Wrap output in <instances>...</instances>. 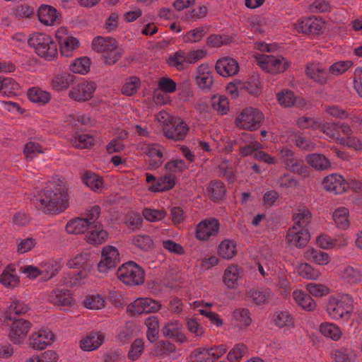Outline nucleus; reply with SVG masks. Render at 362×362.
Masks as SVG:
<instances>
[{"mask_svg": "<svg viewBox=\"0 0 362 362\" xmlns=\"http://www.w3.org/2000/svg\"><path fill=\"white\" fill-rule=\"evenodd\" d=\"M33 202L37 208L46 213L58 214L68 207V190L61 180H58L57 182H50L43 190L34 197Z\"/></svg>", "mask_w": 362, "mask_h": 362, "instance_id": "1", "label": "nucleus"}, {"mask_svg": "<svg viewBox=\"0 0 362 362\" xmlns=\"http://www.w3.org/2000/svg\"><path fill=\"white\" fill-rule=\"evenodd\" d=\"M354 299L346 293L330 296L327 302L326 312L333 320L349 322L354 313Z\"/></svg>", "mask_w": 362, "mask_h": 362, "instance_id": "2", "label": "nucleus"}, {"mask_svg": "<svg viewBox=\"0 0 362 362\" xmlns=\"http://www.w3.org/2000/svg\"><path fill=\"white\" fill-rule=\"evenodd\" d=\"M54 37L62 56L71 57L81 47V40L76 33L66 26H60L55 32Z\"/></svg>", "mask_w": 362, "mask_h": 362, "instance_id": "3", "label": "nucleus"}, {"mask_svg": "<svg viewBox=\"0 0 362 362\" xmlns=\"http://www.w3.org/2000/svg\"><path fill=\"white\" fill-rule=\"evenodd\" d=\"M28 45L35 53L46 60H52L57 54V47L52 37L45 33H35L28 38Z\"/></svg>", "mask_w": 362, "mask_h": 362, "instance_id": "4", "label": "nucleus"}, {"mask_svg": "<svg viewBox=\"0 0 362 362\" xmlns=\"http://www.w3.org/2000/svg\"><path fill=\"white\" fill-rule=\"evenodd\" d=\"M93 49L102 54L107 64H113L121 57V49L112 37H96L92 42Z\"/></svg>", "mask_w": 362, "mask_h": 362, "instance_id": "5", "label": "nucleus"}, {"mask_svg": "<svg viewBox=\"0 0 362 362\" xmlns=\"http://www.w3.org/2000/svg\"><path fill=\"white\" fill-rule=\"evenodd\" d=\"M253 57L258 66L270 74L283 73L290 66V62L281 55L255 54Z\"/></svg>", "mask_w": 362, "mask_h": 362, "instance_id": "6", "label": "nucleus"}, {"mask_svg": "<svg viewBox=\"0 0 362 362\" xmlns=\"http://www.w3.org/2000/svg\"><path fill=\"white\" fill-rule=\"evenodd\" d=\"M88 259V256L86 254H78L69 259L67 266L69 268H81V270L66 277L64 280L65 284L74 286L83 282L88 276L89 270Z\"/></svg>", "mask_w": 362, "mask_h": 362, "instance_id": "7", "label": "nucleus"}, {"mask_svg": "<svg viewBox=\"0 0 362 362\" xmlns=\"http://www.w3.org/2000/svg\"><path fill=\"white\" fill-rule=\"evenodd\" d=\"M117 276L121 281L127 285H139L144 282V271L135 262H127L119 267Z\"/></svg>", "mask_w": 362, "mask_h": 362, "instance_id": "8", "label": "nucleus"}, {"mask_svg": "<svg viewBox=\"0 0 362 362\" xmlns=\"http://www.w3.org/2000/svg\"><path fill=\"white\" fill-rule=\"evenodd\" d=\"M9 327L8 337L15 344H22L28 337L31 328V323L22 318L12 319L7 317Z\"/></svg>", "mask_w": 362, "mask_h": 362, "instance_id": "9", "label": "nucleus"}, {"mask_svg": "<svg viewBox=\"0 0 362 362\" xmlns=\"http://www.w3.org/2000/svg\"><path fill=\"white\" fill-rule=\"evenodd\" d=\"M297 124L303 129H320L327 138L336 141L337 143L339 141V138L341 137L337 133V124L335 123H322L321 121L311 117H302L298 119Z\"/></svg>", "mask_w": 362, "mask_h": 362, "instance_id": "10", "label": "nucleus"}, {"mask_svg": "<svg viewBox=\"0 0 362 362\" xmlns=\"http://www.w3.org/2000/svg\"><path fill=\"white\" fill-rule=\"evenodd\" d=\"M263 119V114L258 110L247 107L237 115L235 124L241 129L253 131L259 127Z\"/></svg>", "mask_w": 362, "mask_h": 362, "instance_id": "11", "label": "nucleus"}, {"mask_svg": "<svg viewBox=\"0 0 362 362\" xmlns=\"http://www.w3.org/2000/svg\"><path fill=\"white\" fill-rule=\"evenodd\" d=\"M55 340L54 334L47 327H35L29 337L30 346L34 350L41 351L51 346Z\"/></svg>", "mask_w": 362, "mask_h": 362, "instance_id": "12", "label": "nucleus"}, {"mask_svg": "<svg viewBox=\"0 0 362 362\" xmlns=\"http://www.w3.org/2000/svg\"><path fill=\"white\" fill-rule=\"evenodd\" d=\"M226 351L227 348L224 344L197 348L192 353L190 359L192 362H213L223 356Z\"/></svg>", "mask_w": 362, "mask_h": 362, "instance_id": "13", "label": "nucleus"}, {"mask_svg": "<svg viewBox=\"0 0 362 362\" xmlns=\"http://www.w3.org/2000/svg\"><path fill=\"white\" fill-rule=\"evenodd\" d=\"M118 250L112 245H106L102 249L101 259L98 264V272L107 274L115 269L119 262Z\"/></svg>", "mask_w": 362, "mask_h": 362, "instance_id": "14", "label": "nucleus"}, {"mask_svg": "<svg viewBox=\"0 0 362 362\" xmlns=\"http://www.w3.org/2000/svg\"><path fill=\"white\" fill-rule=\"evenodd\" d=\"M269 320L272 325L286 334H289L295 327L294 317L287 310L274 311L270 315Z\"/></svg>", "mask_w": 362, "mask_h": 362, "instance_id": "15", "label": "nucleus"}, {"mask_svg": "<svg viewBox=\"0 0 362 362\" xmlns=\"http://www.w3.org/2000/svg\"><path fill=\"white\" fill-rule=\"evenodd\" d=\"M160 308V303L156 300L150 298H139L127 305V310L131 315H136L142 313H156Z\"/></svg>", "mask_w": 362, "mask_h": 362, "instance_id": "16", "label": "nucleus"}, {"mask_svg": "<svg viewBox=\"0 0 362 362\" xmlns=\"http://www.w3.org/2000/svg\"><path fill=\"white\" fill-rule=\"evenodd\" d=\"M96 90V83L90 81H83L70 90L69 95L76 101L85 102L90 100Z\"/></svg>", "mask_w": 362, "mask_h": 362, "instance_id": "17", "label": "nucleus"}, {"mask_svg": "<svg viewBox=\"0 0 362 362\" xmlns=\"http://www.w3.org/2000/svg\"><path fill=\"white\" fill-rule=\"evenodd\" d=\"M138 149L146 154L149 158V168L156 169L160 167L164 159L165 148L157 144H140Z\"/></svg>", "mask_w": 362, "mask_h": 362, "instance_id": "18", "label": "nucleus"}, {"mask_svg": "<svg viewBox=\"0 0 362 362\" xmlns=\"http://www.w3.org/2000/svg\"><path fill=\"white\" fill-rule=\"evenodd\" d=\"M219 231V223L216 218L201 221L196 228V238L202 241H206L215 237Z\"/></svg>", "mask_w": 362, "mask_h": 362, "instance_id": "19", "label": "nucleus"}, {"mask_svg": "<svg viewBox=\"0 0 362 362\" xmlns=\"http://www.w3.org/2000/svg\"><path fill=\"white\" fill-rule=\"evenodd\" d=\"M243 276L242 269L235 264H231L225 269L222 281L227 288L236 289L241 284Z\"/></svg>", "mask_w": 362, "mask_h": 362, "instance_id": "20", "label": "nucleus"}, {"mask_svg": "<svg viewBox=\"0 0 362 362\" xmlns=\"http://www.w3.org/2000/svg\"><path fill=\"white\" fill-rule=\"evenodd\" d=\"M105 341V334L101 332H90L83 337L78 345L83 351H93L97 350Z\"/></svg>", "mask_w": 362, "mask_h": 362, "instance_id": "21", "label": "nucleus"}, {"mask_svg": "<svg viewBox=\"0 0 362 362\" xmlns=\"http://www.w3.org/2000/svg\"><path fill=\"white\" fill-rule=\"evenodd\" d=\"M195 80L202 90H209L214 83V77L210 66L207 63L201 64L196 71Z\"/></svg>", "mask_w": 362, "mask_h": 362, "instance_id": "22", "label": "nucleus"}, {"mask_svg": "<svg viewBox=\"0 0 362 362\" xmlns=\"http://www.w3.org/2000/svg\"><path fill=\"white\" fill-rule=\"evenodd\" d=\"M310 239V234L308 229L298 228L293 226L289 228L286 235L288 243L296 247H303L307 245Z\"/></svg>", "mask_w": 362, "mask_h": 362, "instance_id": "23", "label": "nucleus"}, {"mask_svg": "<svg viewBox=\"0 0 362 362\" xmlns=\"http://www.w3.org/2000/svg\"><path fill=\"white\" fill-rule=\"evenodd\" d=\"M216 72L223 77H229L236 75L239 71L238 62L231 57H222L219 59L215 66Z\"/></svg>", "mask_w": 362, "mask_h": 362, "instance_id": "24", "label": "nucleus"}, {"mask_svg": "<svg viewBox=\"0 0 362 362\" xmlns=\"http://www.w3.org/2000/svg\"><path fill=\"white\" fill-rule=\"evenodd\" d=\"M276 268L274 262L271 257H261L257 263V271L263 278L265 284H272V277L275 274Z\"/></svg>", "mask_w": 362, "mask_h": 362, "instance_id": "25", "label": "nucleus"}, {"mask_svg": "<svg viewBox=\"0 0 362 362\" xmlns=\"http://www.w3.org/2000/svg\"><path fill=\"white\" fill-rule=\"evenodd\" d=\"M322 185L327 191L341 194L346 189V182L340 175L334 173L324 178Z\"/></svg>", "mask_w": 362, "mask_h": 362, "instance_id": "26", "label": "nucleus"}, {"mask_svg": "<svg viewBox=\"0 0 362 362\" xmlns=\"http://www.w3.org/2000/svg\"><path fill=\"white\" fill-rule=\"evenodd\" d=\"M189 131L188 125L182 120L175 122L171 127L163 128V134L169 139L182 141L187 136Z\"/></svg>", "mask_w": 362, "mask_h": 362, "instance_id": "27", "label": "nucleus"}, {"mask_svg": "<svg viewBox=\"0 0 362 362\" xmlns=\"http://www.w3.org/2000/svg\"><path fill=\"white\" fill-rule=\"evenodd\" d=\"M318 330L321 335L325 338L331 339L334 341H339L344 335L341 327L338 325L331 322H324L320 323Z\"/></svg>", "mask_w": 362, "mask_h": 362, "instance_id": "28", "label": "nucleus"}, {"mask_svg": "<svg viewBox=\"0 0 362 362\" xmlns=\"http://www.w3.org/2000/svg\"><path fill=\"white\" fill-rule=\"evenodd\" d=\"M37 17L42 24L50 26L58 20L59 13L55 8L43 4L38 8Z\"/></svg>", "mask_w": 362, "mask_h": 362, "instance_id": "29", "label": "nucleus"}, {"mask_svg": "<svg viewBox=\"0 0 362 362\" xmlns=\"http://www.w3.org/2000/svg\"><path fill=\"white\" fill-rule=\"evenodd\" d=\"M163 334L166 337L174 339L181 343L186 340L182 325L177 320H172L166 323L163 329Z\"/></svg>", "mask_w": 362, "mask_h": 362, "instance_id": "30", "label": "nucleus"}, {"mask_svg": "<svg viewBox=\"0 0 362 362\" xmlns=\"http://www.w3.org/2000/svg\"><path fill=\"white\" fill-rule=\"evenodd\" d=\"M48 300L53 304L62 307L71 306L73 303L71 292L64 288H57L51 292Z\"/></svg>", "mask_w": 362, "mask_h": 362, "instance_id": "31", "label": "nucleus"}, {"mask_svg": "<svg viewBox=\"0 0 362 362\" xmlns=\"http://www.w3.org/2000/svg\"><path fill=\"white\" fill-rule=\"evenodd\" d=\"M295 302L303 310L311 312L315 310L316 303L310 296L304 291L296 289L292 293Z\"/></svg>", "mask_w": 362, "mask_h": 362, "instance_id": "32", "label": "nucleus"}, {"mask_svg": "<svg viewBox=\"0 0 362 362\" xmlns=\"http://www.w3.org/2000/svg\"><path fill=\"white\" fill-rule=\"evenodd\" d=\"M305 73L308 77L320 84H324L327 82V71L319 63L308 64L306 66Z\"/></svg>", "mask_w": 362, "mask_h": 362, "instance_id": "33", "label": "nucleus"}, {"mask_svg": "<svg viewBox=\"0 0 362 362\" xmlns=\"http://www.w3.org/2000/svg\"><path fill=\"white\" fill-rule=\"evenodd\" d=\"M62 264L60 260H47L39 264L42 279L47 281L52 278L62 268Z\"/></svg>", "mask_w": 362, "mask_h": 362, "instance_id": "34", "label": "nucleus"}, {"mask_svg": "<svg viewBox=\"0 0 362 362\" xmlns=\"http://www.w3.org/2000/svg\"><path fill=\"white\" fill-rule=\"evenodd\" d=\"M90 230L86 235L87 241L93 245H100L108 239V233L101 225L95 224L89 227Z\"/></svg>", "mask_w": 362, "mask_h": 362, "instance_id": "35", "label": "nucleus"}, {"mask_svg": "<svg viewBox=\"0 0 362 362\" xmlns=\"http://www.w3.org/2000/svg\"><path fill=\"white\" fill-rule=\"evenodd\" d=\"M246 296L250 298L256 305H264L268 303L274 296L270 289H255L249 290Z\"/></svg>", "mask_w": 362, "mask_h": 362, "instance_id": "36", "label": "nucleus"}, {"mask_svg": "<svg viewBox=\"0 0 362 362\" xmlns=\"http://www.w3.org/2000/svg\"><path fill=\"white\" fill-rule=\"evenodd\" d=\"M304 257L319 266L327 265L331 261V257L328 253L318 251L313 247L308 248L305 251Z\"/></svg>", "mask_w": 362, "mask_h": 362, "instance_id": "37", "label": "nucleus"}, {"mask_svg": "<svg viewBox=\"0 0 362 362\" xmlns=\"http://www.w3.org/2000/svg\"><path fill=\"white\" fill-rule=\"evenodd\" d=\"M175 185V177L173 175H166L160 177L154 184L148 187L151 192H160L172 189Z\"/></svg>", "mask_w": 362, "mask_h": 362, "instance_id": "38", "label": "nucleus"}, {"mask_svg": "<svg viewBox=\"0 0 362 362\" xmlns=\"http://www.w3.org/2000/svg\"><path fill=\"white\" fill-rule=\"evenodd\" d=\"M0 282L6 288H13L19 284L20 279L13 266L6 267L0 276Z\"/></svg>", "mask_w": 362, "mask_h": 362, "instance_id": "39", "label": "nucleus"}, {"mask_svg": "<svg viewBox=\"0 0 362 362\" xmlns=\"http://www.w3.org/2000/svg\"><path fill=\"white\" fill-rule=\"evenodd\" d=\"M272 279V284L271 285L276 287L281 293L286 294L289 292L291 284L284 269L278 268Z\"/></svg>", "mask_w": 362, "mask_h": 362, "instance_id": "40", "label": "nucleus"}, {"mask_svg": "<svg viewBox=\"0 0 362 362\" xmlns=\"http://www.w3.org/2000/svg\"><path fill=\"white\" fill-rule=\"evenodd\" d=\"M218 255L224 259H231L238 252L235 242L230 239L222 240L218 246Z\"/></svg>", "mask_w": 362, "mask_h": 362, "instance_id": "41", "label": "nucleus"}, {"mask_svg": "<svg viewBox=\"0 0 362 362\" xmlns=\"http://www.w3.org/2000/svg\"><path fill=\"white\" fill-rule=\"evenodd\" d=\"M307 163L317 170H326L331 166L329 160L323 154L312 153L306 156Z\"/></svg>", "mask_w": 362, "mask_h": 362, "instance_id": "42", "label": "nucleus"}, {"mask_svg": "<svg viewBox=\"0 0 362 362\" xmlns=\"http://www.w3.org/2000/svg\"><path fill=\"white\" fill-rule=\"evenodd\" d=\"M209 31L207 25H202L187 31L182 35V40L185 43L200 42Z\"/></svg>", "mask_w": 362, "mask_h": 362, "instance_id": "43", "label": "nucleus"}, {"mask_svg": "<svg viewBox=\"0 0 362 362\" xmlns=\"http://www.w3.org/2000/svg\"><path fill=\"white\" fill-rule=\"evenodd\" d=\"M330 356L335 362H353L356 358V354L350 348L341 347L333 349Z\"/></svg>", "mask_w": 362, "mask_h": 362, "instance_id": "44", "label": "nucleus"}, {"mask_svg": "<svg viewBox=\"0 0 362 362\" xmlns=\"http://www.w3.org/2000/svg\"><path fill=\"white\" fill-rule=\"evenodd\" d=\"M91 62L87 57H80L76 58L69 65L70 71L85 75L88 74L90 69Z\"/></svg>", "mask_w": 362, "mask_h": 362, "instance_id": "45", "label": "nucleus"}, {"mask_svg": "<svg viewBox=\"0 0 362 362\" xmlns=\"http://www.w3.org/2000/svg\"><path fill=\"white\" fill-rule=\"evenodd\" d=\"M296 271L301 277L309 280H317L321 276V272L308 263H300L296 267Z\"/></svg>", "mask_w": 362, "mask_h": 362, "instance_id": "46", "label": "nucleus"}, {"mask_svg": "<svg viewBox=\"0 0 362 362\" xmlns=\"http://www.w3.org/2000/svg\"><path fill=\"white\" fill-rule=\"evenodd\" d=\"M332 218L337 226L343 230H346L349 226V211L347 208L340 206L336 209Z\"/></svg>", "mask_w": 362, "mask_h": 362, "instance_id": "47", "label": "nucleus"}, {"mask_svg": "<svg viewBox=\"0 0 362 362\" xmlns=\"http://www.w3.org/2000/svg\"><path fill=\"white\" fill-rule=\"evenodd\" d=\"M90 227V222L87 218H78L69 221L66 226L67 233L70 234H80L86 232Z\"/></svg>", "mask_w": 362, "mask_h": 362, "instance_id": "48", "label": "nucleus"}, {"mask_svg": "<svg viewBox=\"0 0 362 362\" xmlns=\"http://www.w3.org/2000/svg\"><path fill=\"white\" fill-rule=\"evenodd\" d=\"M19 84L11 78L0 77V95L11 96L18 94Z\"/></svg>", "mask_w": 362, "mask_h": 362, "instance_id": "49", "label": "nucleus"}, {"mask_svg": "<svg viewBox=\"0 0 362 362\" xmlns=\"http://www.w3.org/2000/svg\"><path fill=\"white\" fill-rule=\"evenodd\" d=\"M310 221L311 214L308 209L298 208L293 214V226H297L298 228L307 229Z\"/></svg>", "mask_w": 362, "mask_h": 362, "instance_id": "50", "label": "nucleus"}, {"mask_svg": "<svg viewBox=\"0 0 362 362\" xmlns=\"http://www.w3.org/2000/svg\"><path fill=\"white\" fill-rule=\"evenodd\" d=\"M167 63L170 66L175 67L177 70H183L187 64H189L187 54L183 50H178L170 54L167 59Z\"/></svg>", "mask_w": 362, "mask_h": 362, "instance_id": "51", "label": "nucleus"}, {"mask_svg": "<svg viewBox=\"0 0 362 362\" xmlns=\"http://www.w3.org/2000/svg\"><path fill=\"white\" fill-rule=\"evenodd\" d=\"M341 277L350 284H358L362 281V271L359 268L346 267L341 272Z\"/></svg>", "mask_w": 362, "mask_h": 362, "instance_id": "52", "label": "nucleus"}, {"mask_svg": "<svg viewBox=\"0 0 362 362\" xmlns=\"http://www.w3.org/2000/svg\"><path fill=\"white\" fill-rule=\"evenodd\" d=\"M252 319L247 309H237L233 313V324L239 329H245L250 325Z\"/></svg>", "mask_w": 362, "mask_h": 362, "instance_id": "53", "label": "nucleus"}, {"mask_svg": "<svg viewBox=\"0 0 362 362\" xmlns=\"http://www.w3.org/2000/svg\"><path fill=\"white\" fill-rule=\"evenodd\" d=\"M28 98L31 102L39 105H44L51 99L49 92L37 87L31 88L28 90Z\"/></svg>", "mask_w": 362, "mask_h": 362, "instance_id": "54", "label": "nucleus"}, {"mask_svg": "<svg viewBox=\"0 0 362 362\" xmlns=\"http://www.w3.org/2000/svg\"><path fill=\"white\" fill-rule=\"evenodd\" d=\"M213 109L221 115H226L230 108L228 98L223 95H214L211 97Z\"/></svg>", "mask_w": 362, "mask_h": 362, "instance_id": "55", "label": "nucleus"}, {"mask_svg": "<svg viewBox=\"0 0 362 362\" xmlns=\"http://www.w3.org/2000/svg\"><path fill=\"white\" fill-rule=\"evenodd\" d=\"M83 179L85 185L95 192H101L105 188L103 179L93 173H86Z\"/></svg>", "mask_w": 362, "mask_h": 362, "instance_id": "56", "label": "nucleus"}, {"mask_svg": "<svg viewBox=\"0 0 362 362\" xmlns=\"http://www.w3.org/2000/svg\"><path fill=\"white\" fill-rule=\"evenodd\" d=\"M36 244L37 240L33 237L19 238L16 240V249L18 254L23 255L31 251Z\"/></svg>", "mask_w": 362, "mask_h": 362, "instance_id": "57", "label": "nucleus"}, {"mask_svg": "<svg viewBox=\"0 0 362 362\" xmlns=\"http://www.w3.org/2000/svg\"><path fill=\"white\" fill-rule=\"evenodd\" d=\"M145 325L147 327V338L151 342H154L159 332V322L156 316H150L146 318Z\"/></svg>", "mask_w": 362, "mask_h": 362, "instance_id": "58", "label": "nucleus"}, {"mask_svg": "<svg viewBox=\"0 0 362 362\" xmlns=\"http://www.w3.org/2000/svg\"><path fill=\"white\" fill-rule=\"evenodd\" d=\"M85 308L90 310H100L105 307V299L100 294H90L83 302Z\"/></svg>", "mask_w": 362, "mask_h": 362, "instance_id": "59", "label": "nucleus"}, {"mask_svg": "<svg viewBox=\"0 0 362 362\" xmlns=\"http://www.w3.org/2000/svg\"><path fill=\"white\" fill-rule=\"evenodd\" d=\"M132 244L138 249L148 251L153 247V240L147 235H136L132 238Z\"/></svg>", "mask_w": 362, "mask_h": 362, "instance_id": "60", "label": "nucleus"}, {"mask_svg": "<svg viewBox=\"0 0 362 362\" xmlns=\"http://www.w3.org/2000/svg\"><path fill=\"white\" fill-rule=\"evenodd\" d=\"M286 168L290 171L297 173L300 175L305 176L308 174L309 169L303 165V162L296 158V157L288 160L286 163L284 164Z\"/></svg>", "mask_w": 362, "mask_h": 362, "instance_id": "61", "label": "nucleus"}, {"mask_svg": "<svg viewBox=\"0 0 362 362\" xmlns=\"http://www.w3.org/2000/svg\"><path fill=\"white\" fill-rule=\"evenodd\" d=\"M247 348L243 344H236L228 353L227 359L230 362H239L247 354Z\"/></svg>", "mask_w": 362, "mask_h": 362, "instance_id": "62", "label": "nucleus"}, {"mask_svg": "<svg viewBox=\"0 0 362 362\" xmlns=\"http://www.w3.org/2000/svg\"><path fill=\"white\" fill-rule=\"evenodd\" d=\"M353 64L351 60L338 61L329 66L328 72L332 76H339L346 72Z\"/></svg>", "mask_w": 362, "mask_h": 362, "instance_id": "63", "label": "nucleus"}, {"mask_svg": "<svg viewBox=\"0 0 362 362\" xmlns=\"http://www.w3.org/2000/svg\"><path fill=\"white\" fill-rule=\"evenodd\" d=\"M305 288L311 296L316 298L325 296L330 293V289L325 284L308 283Z\"/></svg>", "mask_w": 362, "mask_h": 362, "instance_id": "64", "label": "nucleus"}]
</instances>
